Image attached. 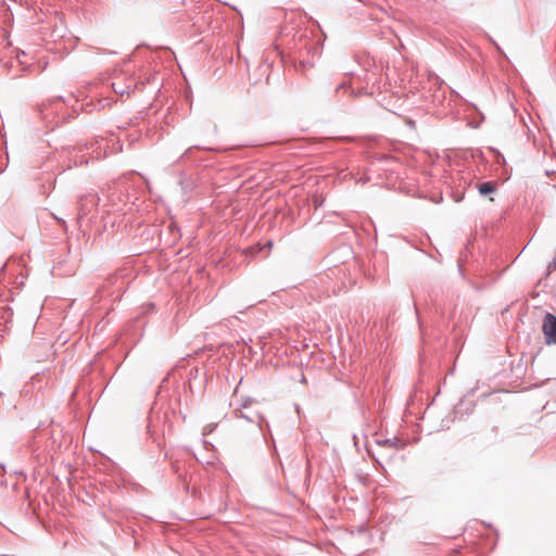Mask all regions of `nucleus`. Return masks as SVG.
I'll return each mask as SVG.
<instances>
[{"instance_id":"f257e3e1","label":"nucleus","mask_w":556,"mask_h":556,"mask_svg":"<svg viewBox=\"0 0 556 556\" xmlns=\"http://www.w3.org/2000/svg\"><path fill=\"white\" fill-rule=\"evenodd\" d=\"M78 214H77V223H80L83 218L89 216L91 213L96 212L99 205V197L97 193H87L78 199Z\"/></svg>"},{"instance_id":"9b49d317","label":"nucleus","mask_w":556,"mask_h":556,"mask_svg":"<svg viewBox=\"0 0 556 556\" xmlns=\"http://www.w3.org/2000/svg\"><path fill=\"white\" fill-rule=\"evenodd\" d=\"M384 444H387V445H392V444H391V442H390V440H386V441H384Z\"/></svg>"},{"instance_id":"20e7f679","label":"nucleus","mask_w":556,"mask_h":556,"mask_svg":"<svg viewBox=\"0 0 556 556\" xmlns=\"http://www.w3.org/2000/svg\"><path fill=\"white\" fill-rule=\"evenodd\" d=\"M134 86H135V83H134L132 79L129 81V84L127 86H123L118 81H113L112 83V88H113L114 92L117 93V94H121V96H123L125 93H129L130 88L134 87Z\"/></svg>"},{"instance_id":"6e6552de","label":"nucleus","mask_w":556,"mask_h":556,"mask_svg":"<svg viewBox=\"0 0 556 556\" xmlns=\"http://www.w3.org/2000/svg\"><path fill=\"white\" fill-rule=\"evenodd\" d=\"M252 403V400L251 399H248L247 401H244V403L241 405V408H247L248 406H250Z\"/></svg>"},{"instance_id":"423d86ee","label":"nucleus","mask_w":556,"mask_h":556,"mask_svg":"<svg viewBox=\"0 0 556 556\" xmlns=\"http://www.w3.org/2000/svg\"><path fill=\"white\" fill-rule=\"evenodd\" d=\"M215 427H216V425H214V424H208V425H206V426L203 428V435H208V434H211V433L214 431Z\"/></svg>"},{"instance_id":"f03ea898","label":"nucleus","mask_w":556,"mask_h":556,"mask_svg":"<svg viewBox=\"0 0 556 556\" xmlns=\"http://www.w3.org/2000/svg\"><path fill=\"white\" fill-rule=\"evenodd\" d=\"M542 330L545 336L547 344H556V316L552 313H546L543 318Z\"/></svg>"},{"instance_id":"0eeeda50","label":"nucleus","mask_w":556,"mask_h":556,"mask_svg":"<svg viewBox=\"0 0 556 556\" xmlns=\"http://www.w3.org/2000/svg\"><path fill=\"white\" fill-rule=\"evenodd\" d=\"M116 279H117V273L112 274V275H110V276L108 277V281H109V283H111V285L115 283Z\"/></svg>"},{"instance_id":"39448f33","label":"nucleus","mask_w":556,"mask_h":556,"mask_svg":"<svg viewBox=\"0 0 556 556\" xmlns=\"http://www.w3.org/2000/svg\"><path fill=\"white\" fill-rule=\"evenodd\" d=\"M233 413H235V416L238 417V418H244V419H247L250 422H255L258 426L261 425L262 417L260 415H257V414H254L253 416H250L248 414H244L241 408H236Z\"/></svg>"},{"instance_id":"9d476101","label":"nucleus","mask_w":556,"mask_h":556,"mask_svg":"<svg viewBox=\"0 0 556 556\" xmlns=\"http://www.w3.org/2000/svg\"><path fill=\"white\" fill-rule=\"evenodd\" d=\"M346 88V85L345 84H341L337 87V91H339L340 89H345Z\"/></svg>"},{"instance_id":"1a4fd4ad","label":"nucleus","mask_w":556,"mask_h":556,"mask_svg":"<svg viewBox=\"0 0 556 556\" xmlns=\"http://www.w3.org/2000/svg\"><path fill=\"white\" fill-rule=\"evenodd\" d=\"M58 220L60 222V224L63 227V229L66 230V228H67L66 222L63 220V219H58Z\"/></svg>"},{"instance_id":"f8f14e48","label":"nucleus","mask_w":556,"mask_h":556,"mask_svg":"<svg viewBox=\"0 0 556 556\" xmlns=\"http://www.w3.org/2000/svg\"><path fill=\"white\" fill-rule=\"evenodd\" d=\"M173 468L175 469L176 472L178 471V468H177L176 464H173Z\"/></svg>"},{"instance_id":"7ed1b4c3","label":"nucleus","mask_w":556,"mask_h":556,"mask_svg":"<svg viewBox=\"0 0 556 556\" xmlns=\"http://www.w3.org/2000/svg\"><path fill=\"white\" fill-rule=\"evenodd\" d=\"M496 182L494 181H484L478 185V191L481 195H488L493 193L496 190Z\"/></svg>"}]
</instances>
